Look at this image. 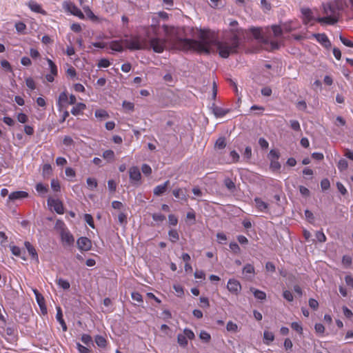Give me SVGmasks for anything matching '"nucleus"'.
<instances>
[{
    "instance_id": "nucleus-19",
    "label": "nucleus",
    "mask_w": 353,
    "mask_h": 353,
    "mask_svg": "<svg viewBox=\"0 0 353 353\" xmlns=\"http://www.w3.org/2000/svg\"><path fill=\"white\" fill-rule=\"evenodd\" d=\"M28 196V193L25 191H15L10 193L8 195V199L10 201H15L18 199H21L24 198H27Z\"/></svg>"
},
{
    "instance_id": "nucleus-58",
    "label": "nucleus",
    "mask_w": 353,
    "mask_h": 353,
    "mask_svg": "<svg viewBox=\"0 0 353 353\" xmlns=\"http://www.w3.org/2000/svg\"><path fill=\"white\" fill-rule=\"evenodd\" d=\"M26 84L28 88L33 90L36 88V85L34 79L31 77H28L26 79Z\"/></svg>"
},
{
    "instance_id": "nucleus-64",
    "label": "nucleus",
    "mask_w": 353,
    "mask_h": 353,
    "mask_svg": "<svg viewBox=\"0 0 353 353\" xmlns=\"http://www.w3.org/2000/svg\"><path fill=\"white\" fill-rule=\"evenodd\" d=\"M74 141L70 136H65L63 139V143L65 146H71L74 145Z\"/></svg>"
},
{
    "instance_id": "nucleus-32",
    "label": "nucleus",
    "mask_w": 353,
    "mask_h": 353,
    "mask_svg": "<svg viewBox=\"0 0 353 353\" xmlns=\"http://www.w3.org/2000/svg\"><path fill=\"white\" fill-rule=\"evenodd\" d=\"M274 339V334L273 332L265 330L263 333V340L264 342L269 345L271 342H272Z\"/></svg>"
},
{
    "instance_id": "nucleus-60",
    "label": "nucleus",
    "mask_w": 353,
    "mask_h": 353,
    "mask_svg": "<svg viewBox=\"0 0 353 353\" xmlns=\"http://www.w3.org/2000/svg\"><path fill=\"white\" fill-rule=\"evenodd\" d=\"M141 171L146 176H149L152 174L151 167L149 165L145 164V163L142 165Z\"/></svg>"
},
{
    "instance_id": "nucleus-41",
    "label": "nucleus",
    "mask_w": 353,
    "mask_h": 353,
    "mask_svg": "<svg viewBox=\"0 0 353 353\" xmlns=\"http://www.w3.org/2000/svg\"><path fill=\"white\" fill-rule=\"evenodd\" d=\"M57 283L63 290H68L70 287V283L67 280L63 279L61 278L57 280Z\"/></svg>"
},
{
    "instance_id": "nucleus-36",
    "label": "nucleus",
    "mask_w": 353,
    "mask_h": 353,
    "mask_svg": "<svg viewBox=\"0 0 353 353\" xmlns=\"http://www.w3.org/2000/svg\"><path fill=\"white\" fill-rule=\"evenodd\" d=\"M34 293L35 294V297L37 299V301L41 307V309L43 310V306L45 305V301L43 296L37 290H34Z\"/></svg>"
},
{
    "instance_id": "nucleus-46",
    "label": "nucleus",
    "mask_w": 353,
    "mask_h": 353,
    "mask_svg": "<svg viewBox=\"0 0 353 353\" xmlns=\"http://www.w3.org/2000/svg\"><path fill=\"white\" fill-rule=\"evenodd\" d=\"M14 26L17 32L20 34H23L26 29V25L22 21L17 22Z\"/></svg>"
},
{
    "instance_id": "nucleus-34",
    "label": "nucleus",
    "mask_w": 353,
    "mask_h": 353,
    "mask_svg": "<svg viewBox=\"0 0 353 353\" xmlns=\"http://www.w3.org/2000/svg\"><path fill=\"white\" fill-rule=\"evenodd\" d=\"M81 341L83 343H84L85 345L90 347V345H93V340L90 335L87 334H82L81 337Z\"/></svg>"
},
{
    "instance_id": "nucleus-12",
    "label": "nucleus",
    "mask_w": 353,
    "mask_h": 353,
    "mask_svg": "<svg viewBox=\"0 0 353 353\" xmlns=\"http://www.w3.org/2000/svg\"><path fill=\"white\" fill-rule=\"evenodd\" d=\"M77 246L78 248L83 251H88L92 248V242L91 241L85 236H81L77 240Z\"/></svg>"
},
{
    "instance_id": "nucleus-62",
    "label": "nucleus",
    "mask_w": 353,
    "mask_h": 353,
    "mask_svg": "<svg viewBox=\"0 0 353 353\" xmlns=\"http://www.w3.org/2000/svg\"><path fill=\"white\" fill-rule=\"evenodd\" d=\"M131 297L132 299L135 301H137L139 303H143V297L141 296V294L139 293V292H133L132 294H131Z\"/></svg>"
},
{
    "instance_id": "nucleus-33",
    "label": "nucleus",
    "mask_w": 353,
    "mask_h": 353,
    "mask_svg": "<svg viewBox=\"0 0 353 353\" xmlns=\"http://www.w3.org/2000/svg\"><path fill=\"white\" fill-rule=\"evenodd\" d=\"M226 146V141L224 137H219L215 142L214 148L218 150L224 149Z\"/></svg>"
},
{
    "instance_id": "nucleus-10",
    "label": "nucleus",
    "mask_w": 353,
    "mask_h": 353,
    "mask_svg": "<svg viewBox=\"0 0 353 353\" xmlns=\"http://www.w3.org/2000/svg\"><path fill=\"white\" fill-rule=\"evenodd\" d=\"M48 204L51 208H53L54 210L59 214L64 213V208L62 202L59 199H52L51 197L48 199Z\"/></svg>"
},
{
    "instance_id": "nucleus-27",
    "label": "nucleus",
    "mask_w": 353,
    "mask_h": 353,
    "mask_svg": "<svg viewBox=\"0 0 353 353\" xmlns=\"http://www.w3.org/2000/svg\"><path fill=\"white\" fill-rule=\"evenodd\" d=\"M94 342L97 345L101 348L105 347L108 343L105 337L101 335H97L94 338Z\"/></svg>"
},
{
    "instance_id": "nucleus-15",
    "label": "nucleus",
    "mask_w": 353,
    "mask_h": 353,
    "mask_svg": "<svg viewBox=\"0 0 353 353\" xmlns=\"http://www.w3.org/2000/svg\"><path fill=\"white\" fill-rule=\"evenodd\" d=\"M255 207L258 211L261 212H268L269 211V204L265 201H263L261 198L256 197L254 198Z\"/></svg>"
},
{
    "instance_id": "nucleus-25",
    "label": "nucleus",
    "mask_w": 353,
    "mask_h": 353,
    "mask_svg": "<svg viewBox=\"0 0 353 353\" xmlns=\"http://www.w3.org/2000/svg\"><path fill=\"white\" fill-rule=\"evenodd\" d=\"M24 245L26 249L28 250L29 254L31 256L32 259H35L37 261H39L38 254L34 246L28 241H26Z\"/></svg>"
},
{
    "instance_id": "nucleus-35",
    "label": "nucleus",
    "mask_w": 353,
    "mask_h": 353,
    "mask_svg": "<svg viewBox=\"0 0 353 353\" xmlns=\"http://www.w3.org/2000/svg\"><path fill=\"white\" fill-rule=\"evenodd\" d=\"M243 273L245 274H250L252 276H254L255 274L254 267L252 264H246L243 268Z\"/></svg>"
},
{
    "instance_id": "nucleus-61",
    "label": "nucleus",
    "mask_w": 353,
    "mask_h": 353,
    "mask_svg": "<svg viewBox=\"0 0 353 353\" xmlns=\"http://www.w3.org/2000/svg\"><path fill=\"white\" fill-rule=\"evenodd\" d=\"M340 41L347 47L353 48V42L342 35L339 37Z\"/></svg>"
},
{
    "instance_id": "nucleus-39",
    "label": "nucleus",
    "mask_w": 353,
    "mask_h": 353,
    "mask_svg": "<svg viewBox=\"0 0 353 353\" xmlns=\"http://www.w3.org/2000/svg\"><path fill=\"white\" fill-rule=\"evenodd\" d=\"M94 115L97 118L99 119H108L109 118V114L108 112L103 109H98L95 111Z\"/></svg>"
},
{
    "instance_id": "nucleus-47",
    "label": "nucleus",
    "mask_w": 353,
    "mask_h": 353,
    "mask_svg": "<svg viewBox=\"0 0 353 353\" xmlns=\"http://www.w3.org/2000/svg\"><path fill=\"white\" fill-rule=\"evenodd\" d=\"M272 30L274 33V36L276 37L281 36L283 32V28L277 25L272 26Z\"/></svg>"
},
{
    "instance_id": "nucleus-57",
    "label": "nucleus",
    "mask_w": 353,
    "mask_h": 353,
    "mask_svg": "<svg viewBox=\"0 0 353 353\" xmlns=\"http://www.w3.org/2000/svg\"><path fill=\"white\" fill-rule=\"evenodd\" d=\"M229 247L234 254H239L241 252L240 247L235 242H231L229 245Z\"/></svg>"
},
{
    "instance_id": "nucleus-42",
    "label": "nucleus",
    "mask_w": 353,
    "mask_h": 353,
    "mask_svg": "<svg viewBox=\"0 0 353 353\" xmlns=\"http://www.w3.org/2000/svg\"><path fill=\"white\" fill-rule=\"evenodd\" d=\"M86 183L88 185V188L91 190H93L94 189H95L98 185V183L94 178H91V177L88 178L86 180Z\"/></svg>"
},
{
    "instance_id": "nucleus-53",
    "label": "nucleus",
    "mask_w": 353,
    "mask_h": 353,
    "mask_svg": "<svg viewBox=\"0 0 353 353\" xmlns=\"http://www.w3.org/2000/svg\"><path fill=\"white\" fill-rule=\"evenodd\" d=\"M261 6L265 12L270 11L272 8L270 3L268 0H261Z\"/></svg>"
},
{
    "instance_id": "nucleus-38",
    "label": "nucleus",
    "mask_w": 353,
    "mask_h": 353,
    "mask_svg": "<svg viewBox=\"0 0 353 353\" xmlns=\"http://www.w3.org/2000/svg\"><path fill=\"white\" fill-rule=\"evenodd\" d=\"M168 236H169L170 240L172 243H175L179 239V234L176 230H170L168 232Z\"/></svg>"
},
{
    "instance_id": "nucleus-54",
    "label": "nucleus",
    "mask_w": 353,
    "mask_h": 353,
    "mask_svg": "<svg viewBox=\"0 0 353 353\" xmlns=\"http://www.w3.org/2000/svg\"><path fill=\"white\" fill-rule=\"evenodd\" d=\"M268 157L270 161H271V159L278 160L280 157V153L276 150L272 149L270 151Z\"/></svg>"
},
{
    "instance_id": "nucleus-14",
    "label": "nucleus",
    "mask_w": 353,
    "mask_h": 353,
    "mask_svg": "<svg viewBox=\"0 0 353 353\" xmlns=\"http://www.w3.org/2000/svg\"><path fill=\"white\" fill-rule=\"evenodd\" d=\"M61 238L62 242L67 245H71L74 242L73 235L68 230H63L61 232Z\"/></svg>"
},
{
    "instance_id": "nucleus-11",
    "label": "nucleus",
    "mask_w": 353,
    "mask_h": 353,
    "mask_svg": "<svg viewBox=\"0 0 353 353\" xmlns=\"http://www.w3.org/2000/svg\"><path fill=\"white\" fill-rule=\"evenodd\" d=\"M312 37L315 38L324 48L329 49L331 47V42L325 33H314Z\"/></svg>"
},
{
    "instance_id": "nucleus-2",
    "label": "nucleus",
    "mask_w": 353,
    "mask_h": 353,
    "mask_svg": "<svg viewBox=\"0 0 353 353\" xmlns=\"http://www.w3.org/2000/svg\"><path fill=\"white\" fill-rule=\"evenodd\" d=\"M229 26L230 28L224 31V39L215 43L219 55L224 59L228 58L231 54L237 53L241 37L247 32L239 28V23L236 20H232Z\"/></svg>"
},
{
    "instance_id": "nucleus-21",
    "label": "nucleus",
    "mask_w": 353,
    "mask_h": 353,
    "mask_svg": "<svg viewBox=\"0 0 353 353\" xmlns=\"http://www.w3.org/2000/svg\"><path fill=\"white\" fill-rule=\"evenodd\" d=\"M169 184L170 181L167 180L164 183L156 186L153 190L154 194L156 196H161V194L165 193L168 189Z\"/></svg>"
},
{
    "instance_id": "nucleus-52",
    "label": "nucleus",
    "mask_w": 353,
    "mask_h": 353,
    "mask_svg": "<svg viewBox=\"0 0 353 353\" xmlns=\"http://www.w3.org/2000/svg\"><path fill=\"white\" fill-rule=\"evenodd\" d=\"M199 306L202 308H208L210 307V302L207 297H200Z\"/></svg>"
},
{
    "instance_id": "nucleus-44",
    "label": "nucleus",
    "mask_w": 353,
    "mask_h": 353,
    "mask_svg": "<svg viewBox=\"0 0 353 353\" xmlns=\"http://www.w3.org/2000/svg\"><path fill=\"white\" fill-rule=\"evenodd\" d=\"M238 328L237 324L231 321H228L226 325V329L228 332H237L239 330Z\"/></svg>"
},
{
    "instance_id": "nucleus-45",
    "label": "nucleus",
    "mask_w": 353,
    "mask_h": 353,
    "mask_svg": "<svg viewBox=\"0 0 353 353\" xmlns=\"http://www.w3.org/2000/svg\"><path fill=\"white\" fill-rule=\"evenodd\" d=\"M199 338L203 342L208 343L211 339V336L206 331L202 330L199 334Z\"/></svg>"
},
{
    "instance_id": "nucleus-59",
    "label": "nucleus",
    "mask_w": 353,
    "mask_h": 353,
    "mask_svg": "<svg viewBox=\"0 0 353 353\" xmlns=\"http://www.w3.org/2000/svg\"><path fill=\"white\" fill-rule=\"evenodd\" d=\"M97 65L99 68H108L110 65V62L107 59H101L99 61Z\"/></svg>"
},
{
    "instance_id": "nucleus-43",
    "label": "nucleus",
    "mask_w": 353,
    "mask_h": 353,
    "mask_svg": "<svg viewBox=\"0 0 353 353\" xmlns=\"http://www.w3.org/2000/svg\"><path fill=\"white\" fill-rule=\"evenodd\" d=\"M11 251H12V253L14 255V256H19L21 258H22L23 259L26 260V258L22 256V253H25L24 251H22L21 249L18 247V246H12L11 248Z\"/></svg>"
},
{
    "instance_id": "nucleus-5",
    "label": "nucleus",
    "mask_w": 353,
    "mask_h": 353,
    "mask_svg": "<svg viewBox=\"0 0 353 353\" xmlns=\"http://www.w3.org/2000/svg\"><path fill=\"white\" fill-rule=\"evenodd\" d=\"M63 9L71 14L79 17L80 19H84L85 16L81 10L72 2L65 1L63 3Z\"/></svg>"
},
{
    "instance_id": "nucleus-37",
    "label": "nucleus",
    "mask_w": 353,
    "mask_h": 353,
    "mask_svg": "<svg viewBox=\"0 0 353 353\" xmlns=\"http://www.w3.org/2000/svg\"><path fill=\"white\" fill-rule=\"evenodd\" d=\"M337 168L340 172L346 170L348 168V163L345 159H341L337 163Z\"/></svg>"
},
{
    "instance_id": "nucleus-7",
    "label": "nucleus",
    "mask_w": 353,
    "mask_h": 353,
    "mask_svg": "<svg viewBox=\"0 0 353 353\" xmlns=\"http://www.w3.org/2000/svg\"><path fill=\"white\" fill-rule=\"evenodd\" d=\"M227 289L232 294L238 295L241 290V285L238 280L230 279L227 283Z\"/></svg>"
},
{
    "instance_id": "nucleus-51",
    "label": "nucleus",
    "mask_w": 353,
    "mask_h": 353,
    "mask_svg": "<svg viewBox=\"0 0 353 353\" xmlns=\"http://www.w3.org/2000/svg\"><path fill=\"white\" fill-rule=\"evenodd\" d=\"M291 327L292 330L301 334L303 333V327L300 323L293 322L291 324Z\"/></svg>"
},
{
    "instance_id": "nucleus-16",
    "label": "nucleus",
    "mask_w": 353,
    "mask_h": 353,
    "mask_svg": "<svg viewBox=\"0 0 353 353\" xmlns=\"http://www.w3.org/2000/svg\"><path fill=\"white\" fill-rule=\"evenodd\" d=\"M68 103V96L66 91H63L60 93L58 100L57 101V105L59 111H62L65 108V104Z\"/></svg>"
},
{
    "instance_id": "nucleus-50",
    "label": "nucleus",
    "mask_w": 353,
    "mask_h": 353,
    "mask_svg": "<svg viewBox=\"0 0 353 353\" xmlns=\"http://www.w3.org/2000/svg\"><path fill=\"white\" fill-rule=\"evenodd\" d=\"M270 168L272 171H278L281 168V164L278 160L271 159Z\"/></svg>"
},
{
    "instance_id": "nucleus-30",
    "label": "nucleus",
    "mask_w": 353,
    "mask_h": 353,
    "mask_svg": "<svg viewBox=\"0 0 353 353\" xmlns=\"http://www.w3.org/2000/svg\"><path fill=\"white\" fill-rule=\"evenodd\" d=\"M229 110L223 109L221 107H214L213 112L216 117H223L229 112Z\"/></svg>"
},
{
    "instance_id": "nucleus-29",
    "label": "nucleus",
    "mask_w": 353,
    "mask_h": 353,
    "mask_svg": "<svg viewBox=\"0 0 353 353\" xmlns=\"http://www.w3.org/2000/svg\"><path fill=\"white\" fill-rule=\"evenodd\" d=\"M250 291L252 292L254 297L256 299L263 301L266 299V294L263 291L255 289L254 288H251Z\"/></svg>"
},
{
    "instance_id": "nucleus-18",
    "label": "nucleus",
    "mask_w": 353,
    "mask_h": 353,
    "mask_svg": "<svg viewBox=\"0 0 353 353\" xmlns=\"http://www.w3.org/2000/svg\"><path fill=\"white\" fill-rule=\"evenodd\" d=\"M172 194L176 199H180L185 201H188V196L187 194V190L185 188H176L173 190Z\"/></svg>"
},
{
    "instance_id": "nucleus-63",
    "label": "nucleus",
    "mask_w": 353,
    "mask_h": 353,
    "mask_svg": "<svg viewBox=\"0 0 353 353\" xmlns=\"http://www.w3.org/2000/svg\"><path fill=\"white\" fill-rule=\"evenodd\" d=\"M283 296L289 302H292L294 299L292 293L289 290H284L283 292Z\"/></svg>"
},
{
    "instance_id": "nucleus-1",
    "label": "nucleus",
    "mask_w": 353,
    "mask_h": 353,
    "mask_svg": "<svg viewBox=\"0 0 353 353\" xmlns=\"http://www.w3.org/2000/svg\"><path fill=\"white\" fill-rule=\"evenodd\" d=\"M162 28L165 38L153 37L150 40V45L154 52L162 53L168 45L171 49L183 52H194L199 54L210 53L213 43L210 31L200 30L198 37L199 40L183 39L180 37L182 30L172 26L163 25Z\"/></svg>"
},
{
    "instance_id": "nucleus-55",
    "label": "nucleus",
    "mask_w": 353,
    "mask_h": 353,
    "mask_svg": "<svg viewBox=\"0 0 353 353\" xmlns=\"http://www.w3.org/2000/svg\"><path fill=\"white\" fill-rule=\"evenodd\" d=\"M84 220L92 228H94V220H93V217L91 214H84Z\"/></svg>"
},
{
    "instance_id": "nucleus-28",
    "label": "nucleus",
    "mask_w": 353,
    "mask_h": 353,
    "mask_svg": "<svg viewBox=\"0 0 353 353\" xmlns=\"http://www.w3.org/2000/svg\"><path fill=\"white\" fill-rule=\"evenodd\" d=\"M102 157L108 162H112L115 159V154L113 150H106L103 152Z\"/></svg>"
},
{
    "instance_id": "nucleus-3",
    "label": "nucleus",
    "mask_w": 353,
    "mask_h": 353,
    "mask_svg": "<svg viewBox=\"0 0 353 353\" xmlns=\"http://www.w3.org/2000/svg\"><path fill=\"white\" fill-rule=\"evenodd\" d=\"M323 9L325 16L316 18V21L321 24L334 25L339 21L341 12L343 10V1L335 0L323 4Z\"/></svg>"
},
{
    "instance_id": "nucleus-6",
    "label": "nucleus",
    "mask_w": 353,
    "mask_h": 353,
    "mask_svg": "<svg viewBox=\"0 0 353 353\" xmlns=\"http://www.w3.org/2000/svg\"><path fill=\"white\" fill-rule=\"evenodd\" d=\"M123 43L125 47L130 50H138L144 48V44L140 41L138 37L130 39H124Z\"/></svg>"
},
{
    "instance_id": "nucleus-24",
    "label": "nucleus",
    "mask_w": 353,
    "mask_h": 353,
    "mask_svg": "<svg viewBox=\"0 0 353 353\" xmlns=\"http://www.w3.org/2000/svg\"><path fill=\"white\" fill-rule=\"evenodd\" d=\"M56 319H57V321L61 324L63 331V332L67 331L68 327H67L66 323L63 318V313H62V310L60 307H57Z\"/></svg>"
},
{
    "instance_id": "nucleus-8",
    "label": "nucleus",
    "mask_w": 353,
    "mask_h": 353,
    "mask_svg": "<svg viewBox=\"0 0 353 353\" xmlns=\"http://www.w3.org/2000/svg\"><path fill=\"white\" fill-rule=\"evenodd\" d=\"M129 177L130 181L134 184H139L141 179V174L137 166H132L129 169Z\"/></svg>"
},
{
    "instance_id": "nucleus-48",
    "label": "nucleus",
    "mask_w": 353,
    "mask_h": 353,
    "mask_svg": "<svg viewBox=\"0 0 353 353\" xmlns=\"http://www.w3.org/2000/svg\"><path fill=\"white\" fill-rule=\"evenodd\" d=\"M50 185H51V188L52 189L53 191H54V192H60L61 191V185H60V183L58 179H52Z\"/></svg>"
},
{
    "instance_id": "nucleus-20",
    "label": "nucleus",
    "mask_w": 353,
    "mask_h": 353,
    "mask_svg": "<svg viewBox=\"0 0 353 353\" xmlns=\"http://www.w3.org/2000/svg\"><path fill=\"white\" fill-rule=\"evenodd\" d=\"M86 109V105L83 103H77L72 108L71 113L74 116L82 115Z\"/></svg>"
},
{
    "instance_id": "nucleus-49",
    "label": "nucleus",
    "mask_w": 353,
    "mask_h": 353,
    "mask_svg": "<svg viewBox=\"0 0 353 353\" xmlns=\"http://www.w3.org/2000/svg\"><path fill=\"white\" fill-rule=\"evenodd\" d=\"M290 128L295 132H301V125L299 122L297 120H290Z\"/></svg>"
},
{
    "instance_id": "nucleus-13",
    "label": "nucleus",
    "mask_w": 353,
    "mask_h": 353,
    "mask_svg": "<svg viewBox=\"0 0 353 353\" xmlns=\"http://www.w3.org/2000/svg\"><path fill=\"white\" fill-rule=\"evenodd\" d=\"M248 32H250L254 39L259 40L263 43L268 44V41L263 37V32L261 28L251 27L248 30Z\"/></svg>"
},
{
    "instance_id": "nucleus-4",
    "label": "nucleus",
    "mask_w": 353,
    "mask_h": 353,
    "mask_svg": "<svg viewBox=\"0 0 353 353\" xmlns=\"http://www.w3.org/2000/svg\"><path fill=\"white\" fill-rule=\"evenodd\" d=\"M195 338L193 331L189 328H185L182 333L177 335V343L181 347H185L188 344V340L192 341Z\"/></svg>"
},
{
    "instance_id": "nucleus-23",
    "label": "nucleus",
    "mask_w": 353,
    "mask_h": 353,
    "mask_svg": "<svg viewBox=\"0 0 353 353\" xmlns=\"http://www.w3.org/2000/svg\"><path fill=\"white\" fill-rule=\"evenodd\" d=\"M301 13L303 16V23L305 24L308 23L313 19L312 12L310 8H302Z\"/></svg>"
},
{
    "instance_id": "nucleus-22",
    "label": "nucleus",
    "mask_w": 353,
    "mask_h": 353,
    "mask_svg": "<svg viewBox=\"0 0 353 353\" xmlns=\"http://www.w3.org/2000/svg\"><path fill=\"white\" fill-rule=\"evenodd\" d=\"M28 7L34 12L46 14V12L42 9L41 6L35 1H31L28 3Z\"/></svg>"
},
{
    "instance_id": "nucleus-26",
    "label": "nucleus",
    "mask_w": 353,
    "mask_h": 353,
    "mask_svg": "<svg viewBox=\"0 0 353 353\" xmlns=\"http://www.w3.org/2000/svg\"><path fill=\"white\" fill-rule=\"evenodd\" d=\"M224 185L230 192H234L236 191V185L234 181L230 178H225L223 180Z\"/></svg>"
},
{
    "instance_id": "nucleus-56",
    "label": "nucleus",
    "mask_w": 353,
    "mask_h": 353,
    "mask_svg": "<svg viewBox=\"0 0 353 353\" xmlns=\"http://www.w3.org/2000/svg\"><path fill=\"white\" fill-rule=\"evenodd\" d=\"M296 29V27L292 26L291 22L285 23L283 25V30L285 32H290Z\"/></svg>"
},
{
    "instance_id": "nucleus-40",
    "label": "nucleus",
    "mask_w": 353,
    "mask_h": 353,
    "mask_svg": "<svg viewBox=\"0 0 353 353\" xmlns=\"http://www.w3.org/2000/svg\"><path fill=\"white\" fill-rule=\"evenodd\" d=\"M36 190L41 194H46L48 191V185H44L41 183H39L35 186Z\"/></svg>"
},
{
    "instance_id": "nucleus-9",
    "label": "nucleus",
    "mask_w": 353,
    "mask_h": 353,
    "mask_svg": "<svg viewBox=\"0 0 353 353\" xmlns=\"http://www.w3.org/2000/svg\"><path fill=\"white\" fill-rule=\"evenodd\" d=\"M47 62L49 65V69H50V73L47 74L46 75V79L48 82L52 83L54 81L55 77H57L58 74V69H57V66L56 65V64L51 59L47 58Z\"/></svg>"
},
{
    "instance_id": "nucleus-31",
    "label": "nucleus",
    "mask_w": 353,
    "mask_h": 353,
    "mask_svg": "<svg viewBox=\"0 0 353 353\" xmlns=\"http://www.w3.org/2000/svg\"><path fill=\"white\" fill-rule=\"evenodd\" d=\"M84 11L89 19H90L93 22H100V19L95 15L93 12L88 7L87 8H84Z\"/></svg>"
},
{
    "instance_id": "nucleus-17",
    "label": "nucleus",
    "mask_w": 353,
    "mask_h": 353,
    "mask_svg": "<svg viewBox=\"0 0 353 353\" xmlns=\"http://www.w3.org/2000/svg\"><path fill=\"white\" fill-rule=\"evenodd\" d=\"M108 46L109 48L113 51L119 52H123L124 46L123 40L112 41L109 43Z\"/></svg>"
}]
</instances>
